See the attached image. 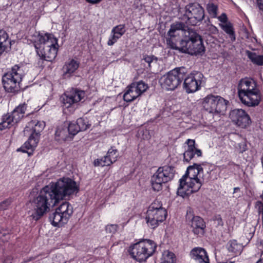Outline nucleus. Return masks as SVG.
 Instances as JSON below:
<instances>
[{
	"label": "nucleus",
	"instance_id": "1",
	"mask_svg": "<svg viewBox=\"0 0 263 263\" xmlns=\"http://www.w3.org/2000/svg\"><path fill=\"white\" fill-rule=\"evenodd\" d=\"M78 191L76 182L69 178H63L55 183H50L43 187L32 200L34 211L30 217L33 220H39L59 200Z\"/></svg>",
	"mask_w": 263,
	"mask_h": 263
},
{
	"label": "nucleus",
	"instance_id": "2",
	"mask_svg": "<svg viewBox=\"0 0 263 263\" xmlns=\"http://www.w3.org/2000/svg\"><path fill=\"white\" fill-rule=\"evenodd\" d=\"M208 180L204 177L203 170L200 164L194 163L187 168L185 174L179 180L178 195L184 198L198 192Z\"/></svg>",
	"mask_w": 263,
	"mask_h": 263
},
{
	"label": "nucleus",
	"instance_id": "3",
	"mask_svg": "<svg viewBox=\"0 0 263 263\" xmlns=\"http://www.w3.org/2000/svg\"><path fill=\"white\" fill-rule=\"evenodd\" d=\"M39 57L38 64L43 66V62H52L57 57L59 45L58 39L51 33L35 32L31 39Z\"/></svg>",
	"mask_w": 263,
	"mask_h": 263
},
{
	"label": "nucleus",
	"instance_id": "4",
	"mask_svg": "<svg viewBox=\"0 0 263 263\" xmlns=\"http://www.w3.org/2000/svg\"><path fill=\"white\" fill-rule=\"evenodd\" d=\"M238 97L241 102L247 106H255L261 100V93L256 81L250 78L241 79L238 84Z\"/></svg>",
	"mask_w": 263,
	"mask_h": 263
},
{
	"label": "nucleus",
	"instance_id": "5",
	"mask_svg": "<svg viewBox=\"0 0 263 263\" xmlns=\"http://www.w3.org/2000/svg\"><path fill=\"white\" fill-rule=\"evenodd\" d=\"M45 127V123L43 121L32 120L29 122L24 130V135L29 136L28 140L23 146L17 149L23 153H27L30 155L27 150H33L37 145L39 141L41 133Z\"/></svg>",
	"mask_w": 263,
	"mask_h": 263
},
{
	"label": "nucleus",
	"instance_id": "6",
	"mask_svg": "<svg viewBox=\"0 0 263 263\" xmlns=\"http://www.w3.org/2000/svg\"><path fill=\"white\" fill-rule=\"evenodd\" d=\"M179 45V50L192 55L202 53L205 50L201 36L193 29L190 30L186 38L181 39Z\"/></svg>",
	"mask_w": 263,
	"mask_h": 263
},
{
	"label": "nucleus",
	"instance_id": "7",
	"mask_svg": "<svg viewBox=\"0 0 263 263\" xmlns=\"http://www.w3.org/2000/svg\"><path fill=\"white\" fill-rule=\"evenodd\" d=\"M156 249L155 243L149 239L140 241L129 247L128 252L131 256L141 262L152 256Z\"/></svg>",
	"mask_w": 263,
	"mask_h": 263
},
{
	"label": "nucleus",
	"instance_id": "8",
	"mask_svg": "<svg viewBox=\"0 0 263 263\" xmlns=\"http://www.w3.org/2000/svg\"><path fill=\"white\" fill-rule=\"evenodd\" d=\"M167 215V211L162 207L161 202L155 200L149 206L145 219L148 227L155 229L165 220Z\"/></svg>",
	"mask_w": 263,
	"mask_h": 263
},
{
	"label": "nucleus",
	"instance_id": "9",
	"mask_svg": "<svg viewBox=\"0 0 263 263\" xmlns=\"http://www.w3.org/2000/svg\"><path fill=\"white\" fill-rule=\"evenodd\" d=\"M190 30L191 29L182 22H177L172 24L166 37V43L168 47L173 49L179 50L177 43L181 40H180L181 36H183V39L186 38Z\"/></svg>",
	"mask_w": 263,
	"mask_h": 263
},
{
	"label": "nucleus",
	"instance_id": "10",
	"mask_svg": "<svg viewBox=\"0 0 263 263\" xmlns=\"http://www.w3.org/2000/svg\"><path fill=\"white\" fill-rule=\"evenodd\" d=\"M186 73L184 67L175 68L168 71L160 79L162 87L168 90H175L181 84Z\"/></svg>",
	"mask_w": 263,
	"mask_h": 263
},
{
	"label": "nucleus",
	"instance_id": "11",
	"mask_svg": "<svg viewBox=\"0 0 263 263\" xmlns=\"http://www.w3.org/2000/svg\"><path fill=\"white\" fill-rule=\"evenodd\" d=\"M174 167L165 165L159 167L152 176L151 180L152 189L155 191H160L165 183L172 180L175 175Z\"/></svg>",
	"mask_w": 263,
	"mask_h": 263
},
{
	"label": "nucleus",
	"instance_id": "12",
	"mask_svg": "<svg viewBox=\"0 0 263 263\" xmlns=\"http://www.w3.org/2000/svg\"><path fill=\"white\" fill-rule=\"evenodd\" d=\"M73 213V208L68 202H63L49 217L51 224L60 227L67 223Z\"/></svg>",
	"mask_w": 263,
	"mask_h": 263
},
{
	"label": "nucleus",
	"instance_id": "13",
	"mask_svg": "<svg viewBox=\"0 0 263 263\" xmlns=\"http://www.w3.org/2000/svg\"><path fill=\"white\" fill-rule=\"evenodd\" d=\"M85 92L77 88H72L65 91L61 97L65 113H72L78 103L84 97Z\"/></svg>",
	"mask_w": 263,
	"mask_h": 263
},
{
	"label": "nucleus",
	"instance_id": "14",
	"mask_svg": "<svg viewBox=\"0 0 263 263\" xmlns=\"http://www.w3.org/2000/svg\"><path fill=\"white\" fill-rule=\"evenodd\" d=\"M204 18V11L202 7L198 3H191L184 8V12L181 19L187 24L196 26Z\"/></svg>",
	"mask_w": 263,
	"mask_h": 263
},
{
	"label": "nucleus",
	"instance_id": "15",
	"mask_svg": "<svg viewBox=\"0 0 263 263\" xmlns=\"http://www.w3.org/2000/svg\"><path fill=\"white\" fill-rule=\"evenodd\" d=\"M229 101L219 96L208 95L202 102L204 109L210 113L218 114L224 112Z\"/></svg>",
	"mask_w": 263,
	"mask_h": 263
},
{
	"label": "nucleus",
	"instance_id": "16",
	"mask_svg": "<svg viewBox=\"0 0 263 263\" xmlns=\"http://www.w3.org/2000/svg\"><path fill=\"white\" fill-rule=\"evenodd\" d=\"M26 108L27 105L24 103L15 107L10 113L4 115L0 123V130L15 126L24 117Z\"/></svg>",
	"mask_w": 263,
	"mask_h": 263
},
{
	"label": "nucleus",
	"instance_id": "17",
	"mask_svg": "<svg viewBox=\"0 0 263 263\" xmlns=\"http://www.w3.org/2000/svg\"><path fill=\"white\" fill-rule=\"evenodd\" d=\"M183 87L187 93H193L201 89L204 83L203 74L197 71H194L185 76Z\"/></svg>",
	"mask_w": 263,
	"mask_h": 263
},
{
	"label": "nucleus",
	"instance_id": "18",
	"mask_svg": "<svg viewBox=\"0 0 263 263\" xmlns=\"http://www.w3.org/2000/svg\"><path fill=\"white\" fill-rule=\"evenodd\" d=\"M147 88V84L142 81L133 82L127 87L123 99L127 102H132L140 97Z\"/></svg>",
	"mask_w": 263,
	"mask_h": 263
},
{
	"label": "nucleus",
	"instance_id": "19",
	"mask_svg": "<svg viewBox=\"0 0 263 263\" xmlns=\"http://www.w3.org/2000/svg\"><path fill=\"white\" fill-rule=\"evenodd\" d=\"M230 118L232 121L241 128H246L251 123L249 115L242 109H235L230 112Z\"/></svg>",
	"mask_w": 263,
	"mask_h": 263
},
{
	"label": "nucleus",
	"instance_id": "20",
	"mask_svg": "<svg viewBox=\"0 0 263 263\" xmlns=\"http://www.w3.org/2000/svg\"><path fill=\"white\" fill-rule=\"evenodd\" d=\"M186 219L187 222H191V225L195 235L201 236L204 234L206 226L202 218L197 216H193L191 213H187Z\"/></svg>",
	"mask_w": 263,
	"mask_h": 263
},
{
	"label": "nucleus",
	"instance_id": "21",
	"mask_svg": "<svg viewBox=\"0 0 263 263\" xmlns=\"http://www.w3.org/2000/svg\"><path fill=\"white\" fill-rule=\"evenodd\" d=\"M118 157V150L114 147H111L105 156L95 160L93 164L95 166H109L117 160Z\"/></svg>",
	"mask_w": 263,
	"mask_h": 263
},
{
	"label": "nucleus",
	"instance_id": "22",
	"mask_svg": "<svg viewBox=\"0 0 263 263\" xmlns=\"http://www.w3.org/2000/svg\"><path fill=\"white\" fill-rule=\"evenodd\" d=\"M185 143L187 145V147L183 154L184 160L187 162H190L194 157L197 155V157H200L202 155V152L200 149L195 147V141L194 140L187 139Z\"/></svg>",
	"mask_w": 263,
	"mask_h": 263
},
{
	"label": "nucleus",
	"instance_id": "23",
	"mask_svg": "<svg viewBox=\"0 0 263 263\" xmlns=\"http://www.w3.org/2000/svg\"><path fill=\"white\" fill-rule=\"evenodd\" d=\"M191 258L196 263H210V259L205 250L201 247H195L190 252Z\"/></svg>",
	"mask_w": 263,
	"mask_h": 263
},
{
	"label": "nucleus",
	"instance_id": "24",
	"mask_svg": "<svg viewBox=\"0 0 263 263\" xmlns=\"http://www.w3.org/2000/svg\"><path fill=\"white\" fill-rule=\"evenodd\" d=\"M125 31L124 25L120 24L113 27L107 42V45L112 46L125 33Z\"/></svg>",
	"mask_w": 263,
	"mask_h": 263
},
{
	"label": "nucleus",
	"instance_id": "25",
	"mask_svg": "<svg viewBox=\"0 0 263 263\" xmlns=\"http://www.w3.org/2000/svg\"><path fill=\"white\" fill-rule=\"evenodd\" d=\"M55 139L59 142L71 140L72 137L69 134L67 127L63 125L58 126L55 132Z\"/></svg>",
	"mask_w": 263,
	"mask_h": 263
},
{
	"label": "nucleus",
	"instance_id": "26",
	"mask_svg": "<svg viewBox=\"0 0 263 263\" xmlns=\"http://www.w3.org/2000/svg\"><path fill=\"white\" fill-rule=\"evenodd\" d=\"M80 63L74 59H69L63 66L64 75L70 77L79 68Z\"/></svg>",
	"mask_w": 263,
	"mask_h": 263
},
{
	"label": "nucleus",
	"instance_id": "27",
	"mask_svg": "<svg viewBox=\"0 0 263 263\" xmlns=\"http://www.w3.org/2000/svg\"><path fill=\"white\" fill-rule=\"evenodd\" d=\"M9 79H10L9 78ZM3 83L4 87L5 90L9 92H15L20 90V83L21 81H17L15 79V81H11L10 79L6 78H3Z\"/></svg>",
	"mask_w": 263,
	"mask_h": 263
},
{
	"label": "nucleus",
	"instance_id": "28",
	"mask_svg": "<svg viewBox=\"0 0 263 263\" xmlns=\"http://www.w3.org/2000/svg\"><path fill=\"white\" fill-rule=\"evenodd\" d=\"M9 77L11 81H15V79L17 81H22V70L18 65H15L12 67L11 70L5 73L3 78H6L8 80L9 79Z\"/></svg>",
	"mask_w": 263,
	"mask_h": 263
},
{
	"label": "nucleus",
	"instance_id": "29",
	"mask_svg": "<svg viewBox=\"0 0 263 263\" xmlns=\"http://www.w3.org/2000/svg\"><path fill=\"white\" fill-rule=\"evenodd\" d=\"M7 33L4 30H0V50L4 52L10 48L11 42L9 40Z\"/></svg>",
	"mask_w": 263,
	"mask_h": 263
},
{
	"label": "nucleus",
	"instance_id": "30",
	"mask_svg": "<svg viewBox=\"0 0 263 263\" xmlns=\"http://www.w3.org/2000/svg\"><path fill=\"white\" fill-rule=\"evenodd\" d=\"M246 54L254 64L258 66L263 65V54L262 55H259L255 52L247 50Z\"/></svg>",
	"mask_w": 263,
	"mask_h": 263
},
{
	"label": "nucleus",
	"instance_id": "31",
	"mask_svg": "<svg viewBox=\"0 0 263 263\" xmlns=\"http://www.w3.org/2000/svg\"><path fill=\"white\" fill-rule=\"evenodd\" d=\"M219 26L229 36L232 41L235 40L234 29L230 22L226 24H219Z\"/></svg>",
	"mask_w": 263,
	"mask_h": 263
},
{
	"label": "nucleus",
	"instance_id": "32",
	"mask_svg": "<svg viewBox=\"0 0 263 263\" xmlns=\"http://www.w3.org/2000/svg\"><path fill=\"white\" fill-rule=\"evenodd\" d=\"M242 249L241 245L238 243L235 240L230 241L228 243V250L230 252L239 254L241 253Z\"/></svg>",
	"mask_w": 263,
	"mask_h": 263
},
{
	"label": "nucleus",
	"instance_id": "33",
	"mask_svg": "<svg viewBox=\"0 0 263 263\" xmlns=\"http://www.w3.org/2000/svg\"><path fill=\"white\" fill-rule=\"evenodd\" d=\"M76 122L80 128V132L85 131L89 128L91 126L87 118H80L77 119Z\"/></svg>",
	"mask_w": 263,
	"mask_h": 263
},
{
	"label": "nucleus",
	"instance_id": "34",
	"mask_svg": "<svg viewBox=\"0 0 263 263\" xmlns=\"http://www.w3.org/2000/svg\"><path fill=\"white\" fill-rule=\"evenodd\" d=\"M162 260L163 263H175L176 257L173 252L165 251L163 253Z\"/></svg>",
	"mask_w": 263,
	"mask_h": 263
},
{
	"label": "nucleus",
	"instance_id": "35",
	"mask_svg": "<svg viewBox=\"0 0 263 263\" xmlns=\"http://www.w3.org/2000/svg\"><path fill=\"white\" fill-rule=\"evenodd\" d=\"M206 10L210 16L213 18L217 17L218 14V6L214 3H210L206 5Z\"/></svg>",
	"mask_w": 263,
	"mask_h": 263
},
{
	"label": "nucleus",
	"instance_id": "36",
	"mask_svg": "<svg viewBox=\"0 0 263 263\" xmlns=\"http://www.w3.org/2000/svg\"><path fill=\"white\" fill-rule=\"evenodd\" d=\"M67 130L70 137H72V138L80 132V128H79L77 122L69 123L67 127Z\"/></svg>",
	"mask_w": 263,
	"mask_h": 263
},
{
	"label": "nucleus",
	"instance_id": "37",
	"mask_svg": "<svg viewBox=\"0 0 263 263\" xmlns=\"http://www.w3.org/2000/svg\"><path fill=\"white\" fill-rule=\"evenodd\" d=\"M234 146L235 149L239 153H243L248 149L246 141L245 140L242 141L240 143H235Z\"/></svg>",
	"mask_w": 263,
	"mask_h": 263
},
{
	"label": "nucleus",
	"instance_id": "38",
	"mask_svg": "<svg viewBox=\"0 0 263 263\" xmlns=\"http://www.w3.org/2000/svg\"><path fill=\"white\" fill-rule=\"evenodd\" d=\"M143 60L145 61V62H146L148 64L149 67H151V64L152 63H156L158 61V58L153 55H145L144 56Z\"/></svg>",
	"mask_w": 263,
	"mask_h": 263
},
{
	"label": "nucleus",
	"instance_id": "39",
	"mask_svg": "<svg viewBox=\"0 0 263 263\" xmlns=\"http://www.w3.org/2000/svg\"><path fill=\"white\" fill-rule=\"evenodd\" d=\"M12 199L9 198L0 202V210L4 211L7 210L12 203Z\"/></svg>",
	"mask_w": 263,
	"mask_h": 263
},
{
	"label": "nucleus",
	"instance_id": "40",
	"mask_svg": "<svg viewBox=\"0 0 263 263\" xmlns=\"http://www.w3.org/2000/svg\"><path fill=\"white\" fill-rule=\"evenodd\" d=\"M206 30L211 34H217L218 33V28L212 24L206 25Z\"/></svg>",
	"mask_w": 263,
	"mask_h": 263
},
{
	"label": "nucleus",
	"instance_id": "41",
	"mask_svg": "<svg viewBox=\"0 0 263 263\" xmlns=\"http://www.w3.org/2000/svg\"><path fill=\"white\" fill-rule=\"evenodd\" d=\"M218 20L220 22V24H226L228 22V16L225 13H222L220 16H218L217 15L216 17Z\"/></svg>",
	"mask_w": 263,
	"mask_h": 263
},
{
	"label": "nucleus",
	"instance_id": "42",
	"mask_svg": "<svg viewBox=\"0 0 263 263\" xmlns=\"http://www.w3.org/2000/svg\"><path fill=\"white\" fill-rule=\"evenodd\" d=\"M118 227L117 224L107 225L106 227V231L109 233H115L117 231Z\"/></svg>",
	"mask_w": 263,
	"mask_h": 263
},
{
	"label": "nucleus",
	"instance_id": "43",
	"mask_svg": "<svg viewBox=\"0 0 263 263\" xmlns=\"http://www.w3.org/2000/svg\"><path fill=\"white\" fill-rule=\"evenodd\" d=\"M214 222L216 227H222L223 225V221L220 216H216Z\"/></svg>",
	"mask_w": 263,
	"mask_h": 263
},
{
	"label": "nucleus",
	"instance_id": "44",
	"mask_svg": "<svg viewBox=\"0 0 263 263\" xmlns=\"http://www.w3.org/2000/svg\"><path fill=\"white\" fill-rule=\"evenodd\" d=\"M257 206H258L259 213L263 215V203L260 201H258L257 202Z\"/></svg>",
	"mask_w": 263,
	"mask_h": 263
},
{
	"label": "nucleus",
	"instance_id": "45",
	"mask_svg": "<svg viewBox=\"0 0 263 263\" xmlns=\"http://www.w3.org/2000/svg\"><path fill=\"white\" fill-rule=\"evenodd\" d=\"M256 4L259 9L263 11V0H256Z\"/></svg>",
	"mask_w": 263,
	"mask_h": 263
},
{
	"label": "nucleus",
	"instance_id": "46",
	"mask_svg": "<svg viewBox=\"0 0 263 263\" xmlns=\"http://www.w3.org/2000/svg\"><path fill=\"white\" fill-rule=\"evenodd\" d=\"M102 0H86V1L92 5L99 4Z\"/></svg>",
	"mask_w": 263,
	"mask_h": 263
},
{
	"label": "nucleus",
	"instance_id": "47",
	"mask_svg": "<svg viewBox=\"0 0 263 263\" xmlns=\"http://www.w3.org/2000/svg\"><path fill=\"white\" fill-rule=\"evenodd\" d=\"M12 258L11 256H8L4 260V263H11Z\"/></svg>",
	"mask_w": 263,
	"mask_h": 263
},
{
	"label": "nucleus",
	"instance_id": "48",
	"mask_svg": "<svg viewBox=\"0 0 263 263\" xmlns=\"http://www.w3.org/2000/svg\"><path fill=\"white\" fill-rule=\"evenodd\" d=\"M253 237V233L250 232L249 234V236H248V239L250 240Z\"/></svg>",
	"mask_w": 263,
	"mask_h": 263
},
{
	"label": "nucleus",
	"instance_id": "49",
	"mask_svg": "<svg viewBox=\"0 0 263 263\" xmlns=\"http://www.w3.org/2000/svg\"><path fill=\"white\" fill-rule=\"evenodd\" d=\"M239 187H234V192H233V193H235L237 191H239Z\"/></svg>",
	"mask_w": 263,
	"mask_h": 263
},
{
	"label": "nucleus",
	"instance_id": "50",
	"mask_svg": "<svg viewBox=\"0 0 263 263\" xmlns=\"http://www.w3.org/2000/svg\"><path fill=\"white\" fill-rule=\"evenodd\" d=\"M33 263H43V262L41 261L37 260V261H35Z\"/></svg>",
	"mask_w": 263,
	"mask_h": 263
},
{
	"label": "nucleus",
	"instance_id": "51",
	"mask_svg": "<svg viewBox=\"0 0 263 263\" xmlns=\"http://www.w3.org/2000/svg\"><path fill=\"white\" fill-rule=\"evenodd\" d=\"M256 263H262V260H261V258H260L259 260H258Z\"/></svg>",
	"mask_w": 263,
	"mask_h": 263
},
{
	"label": "nucleus",
	"instance_id": "52",
	"mask_svg": "<svg viewBox=\"0 0 263 263\" xmlns=\"http://www.w3.org/2000/svg\"><path fill=\"white\" fill-rule=\"evenodd\" d=\"M4 51L0 50V54H1Z\"/></svg>",
	"mask_w": 263,
	"mask_h": 263
},
{
	"label": "nucleus",
	"instance_id": "53",
	"mask_svg": "<svg viewBox=\"0 0 263 263\" xmlns=\"http://www.w3.org/2000/svg\"><path fill=\"white\" fill-rule=\"evenodd\" d=\"M261 198L263 199V194L260 196Z\"/></svg>",
	"mask_w": 263,
	"mask_h": 263
},
{
	"label": "nucleus",
	"instance_id": "54",
	"mask_svg": "<svg viewBox=\"0 0 263 263\" xmlns=\"http://www.w3.org/2000/svg\"><path fill=\"white\" fill-rule=\"evenodd\" d=\"M261 258V260H262V262L263 263V257Z\"/></svg>",
	"mask_w": 263,
	"mask_h": 263
}]
</instances>
